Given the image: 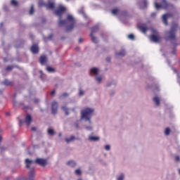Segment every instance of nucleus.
<instances>
[{
	"mask_svg": "<svg viewBox=\"0 0 180 180\" xmlns=\"http://www.w3.org/2000/svg\"><path fill=\"white\" fill-rule=\"evenodd\" d=\"M65 11H67V8L65 6H60L55 11L54 13L59 18L58 26L62 27V26L68 25L66 28V32H71L75 26V18H74V16L72 15L68 14L66 20H62L61 18H63V15L65 13Z\"/></svg>",
	"mask_w": 180,
	"mask_h": 180,
	"instance_id": "1",
	"label": "nucleus"
},
{
	"mask_svg": "<svg viewBox=\"0 0 180 180\" xmlns=\"http://www.w3.org/2000/svg\"><path fill=\"white\" fill-rule=\"evenodd\" d=\"M92 113H94V109L86 108L82 110V119H85V120L91 123V117H92Z\"/></svg>",
	"mask_w": 180,
	"mask_h": 180,
	"instance_id": "2",
	"label": "nucleus"
},
{
	"mask_svg": "<svg viewBox=\"0 0 180 180\" xmlns=\"http://www.w3.org/2000/svg\"><path fill=\"white\" fill-rule=\"evenodd\" d=\"M172 6V4L167 2V0H162V2L160 4H158V3L155 2V8L156 9H168V8H171Z\"/></svg>",
	"mask_w": 180,
	"mask_h": 180,
	"instance_id": "3",
	"label": "nucleus"
},
{
	"mask_svg": "<svg viewBox=\"0 0 180 180\" xmlns=\"http://www.w3.org/2000/svg\"><path fill=\"white\" fill-rule=\"evenodd\" d=\"M153 34H151L149 37L151 41H153V43H160V41L161 40V37L160 36V32L157 31L156 30H152Z\"/></svg>",
	"mask_w": 180,
	"mask_h": 180,
	"instance_id": "4",
	"label": "nucleus"
},
{
	"mask_svg": "<svg viewBox=\"0 0 180 180\" xmlns=\"http://www.w3.org/2000/svg\"><path fill=\"white\" fill-rule=\"evenodd\" d=\"M39 6H45L46 9H54L56 8V5L54 3L51 2V1H49L47 4L44 3L43 0H39L38 2Z\"/></svg>",
	"mask_w": 180,
	"mask_h": 180,
	"instance_id": "5",
	"label": "nucleus"
},
{
	"mask_svg": "<svg viewBox=\"0 0 180 180\" xmlns=\"http://www.w3.org/2000/svg\"><path fill=\"white\" fill-rule=\"evenodd\" d=\"M99 30V26L95 25L91 28V32L90 33V37L93 43H98V39L94 36V33L98 32Z\"/></svg>",
	"mask_w": 180,
	"mask_h": 180,
	"instance_id": "6",
	"label": "nucleus"
},
{
	"mask_svg": "<svg viewBox=\"0 0 180 180\" xmlns=\"http://www.w3.org/2000/svg\"><path fill=\"white\" fill-rule=\"evenodd\" d=\"M178 27V24H175L173 25L169 32L168 39L169 40H175V32H176V29Z\"/></svg>",
	"mask_w": 180,
	"mask_h": 180,
	"instance_id": "7",
	"label": "nucleus"
},
{
	"mask_svg": "<svg viewBox=\"0 0 180 180\" xmlns=\"http://www.w3.org/2000/svg\"><path fill=\"white\" fill-rule=\"evenodd\" d=\"M35 164L40 165L41 167H45L47 165V160L43 158H37L34 161Z\"/></svg>",
	"mask_w": 180,
	"mask_h": 180,
	"instance_id": "8",
	"label": "nucleus"
},
{
	"mask_svg": "<svg viewBox=\"0 0 180 180\" xmlns=\"http://www.w3.org/2000/svg\"><path fill=\"white\" fill-rule=\"evenodd\" d=\"M58 108V103H57L56 101H53L51 104V110H52L53 115L57 114Z\"/></svg>",
	"mask_w": 180,
	"mask_h": 180,
	"instance_id": "9",
	"label": "nucleus"
},
{
	"mask_svg": "<svg viewBox=\"0 0 180 180\" xmlns=\"http://www.w3.org/2000/svg\"><path fill=\"white\" fill-rule=\"evenodd\" d=\"M173 15L172 13L165 14L162 16L163 23L167 26L168 25V18H172Z\"/></svg>",
	"mask_w": 180,
	"mask_h": 180,
	"instance_id": "10",
	"label": "nucleus"
},
{
	"mask_svg": "<svg viewBox=\"0 0 180 180\" xmlns=\"http://www.w3.org/2000/svg\"><path fill=\"white\" fill-rule=\"evenodd\" d=\"M138 29L142 32V33H147V30H148V27H147V26H146V25L142 24V25H138Z\"/></svg>",
	"mask_w": 180,
	"mask_h": 180,
	"instance_id": "11",
	"label": "nucleus"
},
{
	"mask_svg": "<svg viewBox=\"0 0 180 180\" xmlns=\"http://www.w3.org/2000/svg\"><path fill=\"white\" fill-rule=\"evenodd\" d=\"M32 122H33L32 115H27V116H25V123H26L27 126H29L30 124H32Z\"/></svg>",
	"mask_w": 180,
	"mask_h": 180,
	"instance_id": "12",
	"label": "nucleus"
},
{
	"mask_svg": "<svg viewBox=\"0 0 180 180\" xmlns=\"http://www.w3.org/2000/svg\"><path fill=\"white\" fill-rule=\"evenodd\" d=\"M31 51L33 54H37V53H39V46L36 44L32 45L31 47Z\"/></svg>",
	"mask_w": 180,
	"mask_h": 180,
	"instance_id": "13",
	"label": "nucleus"
},
{
	"mask_svg": "<svg viewBox=\"0 0 180 180\" xmlns=\"http://www.w3.org/2000/svg\"><path fill=\"white\" fill-rule=\"evenodd\" d=\"M39 62L41 65H44L47 63V57L46 56H41L39 58Z\"/></svg>",
	"mask_w": 180,
	"mask_h": 180,
	"instance_id": "14",
	"label": "nucleus"
},
{
	"mask_svg": "<svg viewBox=\"0 0 180 180\" xmlns=\"http://www.w3.org/2000/svg\"><path fill=\"white\" fill-rule=\"evenodd\" d=\"M139 6L141 9H145V8H147V0H143L140 3Z\"/></svg>",
	"mask_w": 180,
	"mask_h": 180,
	"instance_id": "15",
	"label": "nucleus"
},
{
	"mask_svg": "<svg viewBox=\"0 0 180 180\" xmlns=\"http://www.w3.org/2000/svg\"><path fill=\"white\" fill-rule=\"evenodd\" d=\"M4 85H5L6 86H12V85H13V84L12 83V82L8 80V79H5L3 82Z\"/></svg>",
	"mask_w": 180,
	"mask_h": 180,
	"instance_id": "16",
	"label": "nucleus"
},
{
	"mask_svg": "<svg viewBox=\"0 0 180 180\" xmlns=\"http://www.w3.org/2000/svg\"><path fill=\"white\" fill-rule=\"evenodd\" d=\"M33 164V160H30L29 159L25 160V165L27 168H30V165Z\"/></svg>",
	"mask_w": 180,
	"mask_h": 180,
	"instance_id": "17",
	"label": "nucleus"
},
{
	"mask_svg": "<svg viewBox=\"0 0 180 180\" xmlns=\"http://www.w3.org/2000/svg\"><path fill=\"white\" fill-rule=\"evenodd\" d=\"M67 165H69V167H74L77 165V163L74 160H70L67 162Z\"/></svg>",
	"mask_w": 180,
	"mask_h": 180,
	"instance_id": "18",
	"label": "nucleus"
},
{
	"mask_svg": "<svg viewBox=\"0 0 180 180\" xmlns=\"http://www.w3.org/2000/svg\"><path fill=\"white\" fill-rule=\"evenodd\" d=\"M115 56H121L122 57H124V56H126V51L123 49L120 52L116 53Z\"/></svg>",
	"mask_w": 180,
	"mask_h": 180,
	"instance_id": "19",
	"label": "nucleus"
},
{
	"mask_svg": "<svg viewBox=\"0 0 180 180\" xmlns=\"http://www.w3.org/2000/svg\"><path fill=\"white\" fill-rule=\"evenodd\" d=\"M153 102H155L156 106H160V98L158 97H154L153 98Z\"/></svg>",
	"mask_w": 180,
	"mask_h": 180,
	"instance_id": "20",
	"label": "nucleus"
},
{
	"mask_svg": "<svg viewBox=\"0 0 180 180\" xmlns=\"http://www.w3.org/2000/svg\"><path fill=\"white\" fill-rule=\"evenodd\" d=\"M89 140H90V141H98L99 137L98 136H89Z\"/></svg>",
	"mask_w": 180,
	"mask_h": 180,
	"instance_id": "21",
	"label": "nucleus"
},
{
	"mask_svg": "<svg viewBox=\"0 0 180 180\" xmlns=\"http://www.w3.org/2000/svg\"><path fill=\"white\" fill-rule=\"evenodd\" d=\"M90 72H92L94 74V75H98V68H93L90 70Z\"/></svg>",
	"mask_w": 180,
	"mask_h": 180,
	"instance_id": "22",
	"label": "nucleus"
},
{
	"mask_svg": "<svg viewBox=\"0 0 180 180\" xmlns=\"http://www.w3.org/2000/svg\"><path fill=\"white\" fill-rule=\"evenodd\" d=\"M61 109L62 110L65 111L66 116H68V115H70V112H68V108L66 106H62Z\"/></svg>",
	"mask_w": 180,
	"mask_h": 180,
	"instance_id": "23",
	"label": "nucleus"
},
{
	"mask_svg": "<svg viewBox=\"0 0 180 180\" xmlns=\"http://www.w3.org/2000/svg\"><path fill=\"white\" fill-rule=\"evenodd\" d=\"M74 140H75V136H72L70 139H66L65 141L66 143H70L71 141H74Z\"/></svg>",
	"mask_w": 180,
	"mask_h": 180,
	"instance_id": "24",
	"label": "nucleus"
},
{
	"mask_svg": "<svg viewBox=\"0 0 180 180\" xmlns=\"http://www.w3.org/2000/svg\"><path fill=\"white\" fill-rule=\"evenodd\" d=\"M46 70L48 71V72H55L56 70L50 66L46 68Z\"/></svg>",
	"mask_w": 180,
	"mask_h": 180,
	"instance_id": "25",
	"label": "nucleus"
},
{
	"mask_svg": "<svg viewBox=\"0 0 180 180\" xmlns=\"http://www.w3.org/2000/svg\"><path fill=\"white\" fill-rule=\"evenodd\" d=\"M54 129H48V134L50 136H54Z\"/></svg>",
	"mask_w": 180,
	"mask_h": 180,
	"instance_id": "26",
	"label": "nucleus"
},
{
	"mask_svg": "<svg viewBox=\"0 0 180 180\" xmlns=\"http://www.w3.org/2000/svg\"><path fill=\"white\" fill-rule=\"evenodd\" d=\"M11 4L13 5V6H18V3L16 0H11Z\"/></svg>",
	"mask_w": 180,
	"mask_h": 180,
	"instance_id": "27",
	"label": "nucleus"
},
{
	"mask_svg": "<svg viewBox=\"0 0 180 180\" xmlns=\"http://www.w3.org/2000/svg\"><path fill=\"white\" fill-rule=\"evenodd\" d=\"M34 13V6H31L30 10V15H33Z\"/></svg>",
	"mask_w": 180,
	"mask_h": 180,
	"instance_id": "28",
	"label": "nucleus"
},
{
	"mask_svg": "<svg viewBox=\"0 0 180 180\" xmlns=\"http://www.w3.org/2000/svg\"><path fill=\"white\" fill-rule=\"evenodd\" d=\"M111 12H112V15H117V13H119V9L114 8L112 10Z\"/></svg>",
	"mask_w": 180,
	"mask_h": 180,
	"instance_id": "29",
	"label": "nucleus"
},
{
	"mask_svg": "<svg viewBox=\"0 0 180 180\" xmlns=\"http://www.w3.org/2000/svg\"><path fill=\"white\" fill-rule=\"evenodd\" d=\"M14 66L13 65H8L6 68V71H12L13 70Z\"/></svg>",
	"mask_w": 180,
	"mask_h": 180,
	"instance_id": "30",
	"label": "nucleus"
},
{
	"mask_svg": "<svg viewBox=\"0 0 180 180\" xmlns=\"http://www.w3.org/2000/svg\"><path fill=\"white\" fill-rule=\"evenodd\" d=\"M169 133H171V129H169V128H166L165 131V134L166 136H169Z\"/></svg>",
	"mask_w": 180,
	"mask_h": 180,
	"instance_id": "31",
	"label": "nucleus"
},
{
	"mask_svg": "<svg viewBox=\"0 0 180 180\" xmlns=\"http://www.w3.org/2000/svg\"><path fill=\"white\" fill-rule=\"evenodd\" d=\"M128 39H129L130 40H134V34H129Z\"/></svg>",
	"mask_w": 180,
	"mask_h": 180,
	"instance_id": "32",
	"label": "nucleus"
},
{
	"mask_svg": "<svg viewBox=\"0 0 180 180\" xmlns=\"http://www.w3.org/2000/svg\"><path fill=\"white\" fill-rule=\"evenodd\" d=\"M96 81L98 82V84H100V82H102V77L99 76L96 77Z\"/></svg>",
	"mask_w": 180,
	"mask_h": 180,
	"instance_id": "33",
	"label": "nucleus"
},
{
	"mask_svg": "<svg viewBox=\"0 0 180 180\" xmlns=\"http://www.w3.org/2000/svg\"><path fill=\"white\" fill-rule=\"evenodd\" d=\"M75 174H76V175H81V174H82L81 169H76Z\"/></svg>",
	"mask_w": 180,
	"mask_h": 180,
	"instance_id": "34",
	"label": "nucleus"
},
{
	"mask_svg": "<svg viewBox=\"0 0 180 180\" xmlns=\"http://www.w3.org/2000/svg\"><path fill=\"white\" fill-rule=\"evenodd\" d=\"M124 179V175L121 174L120 176L117 178V180H123Z\"/></svg>",
	"mask_w": 180,
	"mask_h": 180,
	"instance_id": "35",
	"label": "nucleus"
},
{
	"mask_svg": "<svg viewBox=\"0 0 180 180\" xmlns=\"http://www.w3.org/2000/svg\"><path fill=\"white\" fill-rule=\"evenodd\" d=\"M53 34H51L48 37H47V40H53Z\"/></svg>",
	"mask_w": 180,
	"mask_h": 180,
	"instance_id": "36",
	"label": "nucleus"
},
{
	"mask_svg": "<svg viewBox=\"0 0 180 180\" xmlns=\"http://www.w3.org/2000/svg\"><path fill=\"white\" fill-rule=\"evenodd\" d=\"M65 96H68V93H64L60 96V98H65Z\"/></svg>",
	"mask_w": 180,
	"mask_h": 180,
	"instance_id": "37",
	"label": "nucleus"
},
{
	"mask_svg": "<svg viewBox=\"0 0 180 180\" xmlns=\"http://www.w3.org/2000/svg\"><path fill=\"white\" fill-rule=\"evenodd\" d=\"M105 149L107 151H109V150H110V146L106 145V146H105Z\"/></svg>",
	"mask_w": 180,
	"mask_h": 180,
	"instance_id": "38",
	"label": "nucleus"
},
{
	"mask_svg": "<svg viewBox=\"0 0 180 180\" xmlns=\"http://www.w3.org/2000/svg\"><path fill=\"white\" fill-rule=\"evenodd\" d=\"M175 161H176V162H179L180 158H179V155H176V156L175 157Z\"/></svg>",
	"mask_w": 180,
	"mask_h": 180,
	"instance_id": "39",
	"label": "nucleus"
},
{
	"mask_svg": "<svg viewBox=\"0 0 180 180\" xmlns=\"http://www.w3.org/2000/svg\"><path fill=\"white\" fill-rule=\"evenodd\" d=\"M39 72H40V74H41V78L43 79V75H44V74H43V71H41V70H40L39 71Z\"/></svg>",
	"mask_w": 180,
	"mask_h": 180,
	"instance_id": "40",
	"label": "nucleus"
},
{
	"mask_svg": "<svg viewBox=\"0 0 180 180\" xmlns=\"http://www.w3.org/2000/svg\"><path fill=\"white\" fill-rule=\"evenodd\" d=\"M31 130L32 131H36L37 129H36V127H33L31 128Z\"/></svg>",
	"mask_w": 180,
	"mask_h": 180,
	"instance_id": "41",
	"label": "nucleus"
},
{
	"mask_svg": "<svg viewBox=\"0 0 180 180\" xmlns=\"http://www.w3.org/2000/svg\"><path fill=\"white\" fill-rule=\"evenodd\" d=\"M56 94V90H53L51 92V95H54Z\"/></svg>",
	"mask_w": 180,
	"mask_h": 180,
	"instance_id": "42",
	"label": "nucleus"
},
{
	"mask_svg": "<svg viewBox=\"0 0 180 180\" xmlns=\"http://www.w3.org/2000/svg\"><path fill=\"white\" fill-rule=\"evenodd\" d=\"M79 94L80 96H82V95H84V91H80Z\"/></svg>",
	"mask_w": 180,
	"mask_h": 180,
	"instance_id": "43",
	"label": "nucleus"
},
{
	"mask_svg": "<svg viewBox=\"0 0 180 180\" xmlns=\"http://www.w3.org/2000/svg\"><path fill=\"white\" fill-rule=\"evenodd\" d=\"M86 129H87L88 130H92V127H86Z\"/></svg>",
	"mask_w": 180,
	"mask_h": 180,
	"instance_id": "44",
	"label": "nucleus"
},
{
	"mask_svg": "<svg viewBox=\"0 0 180 180\" xmlns=\"http://www.w3.org/2000/svg\"><path fill=\"white\" fill-rule=\"evenodd\" d=\"M82 40H83V39H82V38H79V43H82Z\"/></svg>",
	"mask_w": 180,
	"mask_h": 180,
	"instance_id": "45",
	"label": "nucleus"
},
{
	"mask_svg": "<svg viewBox=\"0 0 180 180\" xmlns=\"http://www.w3.org/2000/svg\"><path fill=\"white\" fill-rule=\"evenodd\" d=\"M75 127H77V129H79V125L78 124H75Z\"/></svg>",
	"mask_w": 180,
	"mask_h": 180,
	"instance_id": "46",
	"label": "nucleus"
},
{
	"mask_svg": "<svg viewBox=\"0 0 180 180\" xmlns=\"http://www.w3.org/2000/svg\"><path fill=\"white\" fill-rule=\"evenodd\" d=\"M106 61H108V62L110 61V58H107Z\"/></svg>",
	"mask_w": 180,
	"mask_h": 180,
	"instance_id": "47",
	"label": "nucleus"
},
{
	"mask_svg": "<svg viewBox=\"0 0 180 180\" xmlns=\"http://www.w3.org/2000/svg\"><path fill=\"white\" fill-rule=\"evenodd\" d=\"M11 179V177H6V180H9Z\"/></svg>",
	"mask_w": 180,
	"mask_h": 180,
	"instance_id": "48",
	"label": "nucleus"
},
{
	"mask_svg": "<svg viewBox=\"0 0 180 180\" xmlns=\"http://www.w3.org/2000/svg\"><path fill=\"white\" fill-rule=\"evenodd\" d=\"M30 39H33V35H30Z\"/></svg>",
	"mask_w": 180,
	"mask_h": 180,
	"instance_id": "49",
	"label": "nucleus"
},
{
	"mask_svg": "<svg viewBox=\"0 0 180 180\" xmlns=\"http://www.w3.org/2000/svg\"><path fill=\"white\" fill-rule=\"evenodd\" d=\"M0 141H2V136H0Z\"/></svg>",
	"mask_w": 180,
	"mask_h": 180,
	"instance_id": "50",
	"label": "nucleus"
},
{
	"mask_svg": "<svg viewBox=\"0 0 180 180\" xmlns=\"http://www.w3.org/2000/svg\"><path fill=\"white\" fill-rule=\"evenodd\" d=\"M6 116H9V112L6 113Z\"/></svg>",
	"mask_w": 180,
	"mask_h": 180,
	"instance_id": "51",
	"label": "nucleus"
},
{
	"mask_svg": "<svg viewBox=\"0 0 180 180\" xmlns=\"http://www.w3.org/2000/svg\"><path fill=\"white\" fill-rule=\"evenodd\" d=\"M20 124H22V120H20Z\"/></svg>",
	"mask_w": 180,
	"mask_h": 180,
	"instance_id": "52",
	"label": "nucleus"
},
{
	"mask_svg": "<svg viewBox=\"0 0 180 180\" xmlns=\"http://www.w3.org/2000/svg\"><path fill=\"white\" fill-rule=\"evenodd\" d=\"M58 136H59V137H61V136H62L61 133H60V134H58Z\"/></svg>",
	"mask_w": 180,
	"mask_h": 180,
	"instance_id": "53",
	"label": "nucleus"
},
{
	"mask_svg": "<svg viewBox=\"0 0 180 180\" xmlns=\"http://www.w3.org/2000/svg\"><path fill=\"white\" fill-rule=\"evenodd\" d=\"M1 27L4 26V22H1Z\"/></svg>",
	"mask_w": 180,
	"mask_h": 180,
	"instance_id": "54",
	"label": "nucleus"
},
{
	"mask_svg": "<svg viewBox=\"0 0 180 180\" xmlns=\"http://www.w3.org/2000/svg\"><path fill=\"white\" fill-rule=\"evenodd\" d=\"M152 16H155V13H153V14H152Z\"/></svg>",
	"mask_w": 180,
	"mask_h": 180,
	"instance_id": "55",
	"label": "nucleus"
},
{
	"mask_svg": "<svg viewBox=\"0 0 180 180\" xmlns=\"http://www.w3.org/2000/svg\"><path fill=\"white\" fill-rule=\"evenodd\" d=\"M67 2H70V0H66Z\"/></svg>",
	"mask_w": 180,
	"mask_h": 180,
	"instance_id": "56",
	"label": "nucleus"
},
{
	"mask_svg": "<svg viewBox=\"0 0 180 180\" xmlns=\"http://www.w3.org/2000/svg\"><path fill=\"white\" fill-rule=\"evenodd\" d=\"M35 102L37 103V100H35Z\"/></svg>",
	"mask_w": 180,
	"mask_h": 180,
	"instance_id": "57",
	"label": "nucleus"
}]
</instances>
